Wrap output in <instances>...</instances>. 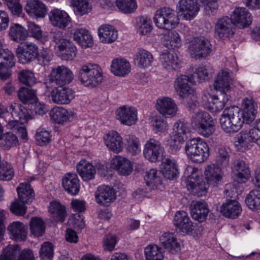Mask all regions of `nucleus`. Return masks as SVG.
<instances>
[{"label": "nucleus", "mask_w": 260, "mask_h": 260, "mask_svg": "<svg viewBox=\"0 0 260 260\" xmlns=\"http://www.w3.org/2000/svg\"><path fill=\"white\" fill-rule=\"evenodd\" d=\"M153 20L158 28L169 30L164 34L162 38L165 47L170 49H175L181 46V41L179 34L175 31H170L177 26L179 21L173 10L168 7L157 10Z\"/></svg>", "instance_id": "obj_1"}, {"label": "nucleus", "mask_w": 260, "mask_h": 260, "mask_svg": "<svg viewBox=\"0 0 260 260\" xmlns=\"http://www.w3.org/2000/svg\"><path fill=\"white\" fill-rule=\"evenodd\" d=\"M219 121L222 129L228 134L238 132L244 123L241 110L235 106L226 107L223 110Z\"/></svg>", "instance_id": "obj_2"}, {"label": "nucleus", "mask_w": 260, "mask_h": 260, "mask_svg": "<svg viewBox=\"0 0 260 260\" xmlns=\"http://www.w3.org/2000/svg\"><path fill=\"white\" fill-rule=\"evenodd\" d=\"M77 78L85 87L93 88L100 84L103 79L101 68L96 64L87 63L79 69Z\"/></svg>", "instance_id": "obj_3"}, {"label": "nucleus", "mask_w": 260, "mask_h": 260, "mask_svg": "<svg viewBox=\"0 0 260 260\" xmlns=\"http://www.w3.org/2000/svg\"><path fill=\"white\" fill-rule=\"evenodd\" d=\"M185 149L188 158L194 162L201 163L209 155L207 143L200 138L192 139L187 142Z\"/></svg>", "instance_id": "obj_4"}, {"label": "nucleus", "mask_w": 260, "mask_h": 260, "mask_svg": "<svg viewBox=\"0 0 260 260\" xmlns=\"http://www.w3.org/2000/svg\"><path fill=\"white\" fill-rule=\"evenodd\" d=\"M52 41L56 43L58 53L63 60H72L76 56L77 49L71 41L64 38L61 31H56L52 33Z\"/></svg>", "instance_id": "obj_5"}, {"label": "nucleus", "mask_w": 260, "mask_h": 260, "mask_svg": "<svg viewBox=\"0 0 260 260\" xmlns=\"http://www.w3.org/2000/svg\"><path fill=\"white\" fill-rule=\"evenodd\" d=\"M211 119L208 112L198 111L192 116L191 125L200 134L208 137L215 131L214 123Z\"/></svg>", "instance_id": "obj_6"}, {"label": "nucleus", "mask_w": 260, "mask_h": 260, "mask_svg": "<svg viewBox=\"0 0 260 260\" xmlns=\"http://www.w3.org/2000/svg\"><path fill=\"white\" fill-rule=\"evenodd\" d=\"M188 49L191 57L197 60H202L210 56L212 45L208 39L197 37L190 42Z\"/></svg>", "instance_id": "obj_7"}, {"label": "nucleus", "mask_w": 260, "mask_h": 260, "mask_svg": "<svg viewBox=\"0 0 260 260\" xmlns=\"http://www.w3.org/2000/svg\"><path fill=\"white\" fill-rule=\"evenodd\" d=\"M49 82L46 83L47 87H49L48 84L62 87L71 83L74 79L73 72L64 66H59L52 69L48 76Z\"/></svg>", "instance_id": "obj_8"}, {"label": "nucleus", "mask_w": 260, "mask_h": 260, "mask_svg": "<svg viewBox=\"0 0 260 260\" xmlns=\"http://www.w3.org/2000/svg\"><path fill=\"white\" fill-rule=\"evenodd\" d=\"M251 142L260 145V130L257 126V119L253 128L248 132L242 131L236 135L234 144L238 150L243 151L248 148L249 143Z\"/></svg>", "instance_id": "obj_9"}, {"label": "nucleus", "mask_w": 260, "mask_h": 260, "mask_svg": "<svg viewBox=\"0 0 260 260\" xmlns=\"http://www.w3.org/2000/svg\"><path fill=\"white\" fill-rule=\"evenodd\" d=\"M16 52L19 61L24 64L36 58L39 54V49L36 44L26 42L18 45Z\"/></svg>", "instance_id": "obj_10"}, {"label": "nucleus", "mask_w": 260, "mask_h": 260, "mask_svg": "<svg viewBox=\"0 0 260 260\" xmlns=\"http://www.w3.org/2000/svg\"><path fill=\"white\" fill-rule=\"evenodd\" d=\"M165 152L161 143L154 139H150L144 145L143 155L144 157L152 162H155L162 156Z\"/></svg>", "instance_id": "obj_11"}, {"label": "nucleus", "mask_w": 260, "mask_h": 260, "mask_svg": "<svg viewBox=\"0 0 260 260\" xmlns=\"http://www.w3.org/2000/svg\"><path fill=\"white\" fill-rule=\"evenodd\" d=\"M177 10L183 19L191 20L197 16L200 6L194 0H180L177 5Z\"/></svg>", "instance_id": "obj_12"}, {"label": "nucleus", "mask_w": 260, "mask_h": 260, "mask_svg": "<svg viewBox=\"0 0 260 260\" xmlns=\"http://www.w3.org/2000/svg\"><path fill=\"white\" fill-rule=\"evenodd\" d=\"M230 19L232 23L239 28L248 27L252 23V17L247 9L236 8L232 12Z\"/></svg>", "instance_id": "obj_13"}, {"label": "nucleus", "mask_w": 260, "mask_h": 260, "mask_svg": "<svg viewBox=\"0 0 260 260\" xmlns=\"http://www.w3.org/2000/svg\"><path fill=\"white\" fill-rule=\"evenodd\" d=\"M173 223L179 232L183 234H188L194 230L193 222L188 213L183 210L178 211L175 213Z\"/></svg>", "instance_id": "obj_14"}, {"label": "nucleus", "mask_w": 260, "mask_h": 260, "mask_svg": "<svg viewBox=\"0 0 260 260\" xmlns=\"http://www.w3.org/2000/svg\"><path fill=\"white\" fill-rule=\"evenodd\" d=\"M155 107L159 113L165 118L174 117L178 111V107L175 101L169 97L158 99Z\"/></svg>", "instance_id": "obj_15"}, {"label": "nucleus", "mask_w": 260, "mask_h": 260, "mask_svg": "<svg viewBox=\"0 0 260 260\" xmlns=\"http://www.w3.org/2000/svg\"><path fill=\"white\" fill-rule=\"evenodd\" d=\"M190 82L191 78L184 75H181L175 79L174 87L180 98H188L193 94L194 90L189 84Z\"/></svg>", "instance_id": "obj_16"}, {"label": "nucleus", "mask_w": 260, "mask_h": 260, "mask_svg": "<svg viewBox=\"0 0 260 260\" xmlns=\"http://www.w3.org/2000/svg\"><path fill=\"white\" fill-rule=\"evenodd\" d=\"M75 92L69 87L53 88L50 94L52 101L57 104H68L74 98Z\"/></svg>", "instance_id": "obj_17"}, {"label": "nucleus", "mask_w": 260, "mask_h": 260, "mask_svg": "<svg viewBox=\"0 0 260 260\" xmlns=\"http://www.w3.org/2000/svg\"><path fill=\"white\" fill-rule=\"evenodd\" d=\"M116 116L122 124L132 125L137 120V110L133 107L123 106L116 110Z\"/></svg>", "instance_id": "obj_18"}, {"label": "nucleus", "mask_w": 260, "mask_h": 260, "mask_svg": "<svg viewBox=\"0 0 260 260\" xmlns=\"http://www.w3.org/2000/svg\"><path fill=\"white\" fill-rule=\"evenodd\" d=\"M96 203L105 206H108L116 199V193L114 189L107 185L98 187L95 193Z\"/></svg>", "instance_id": "obj_19"}, {"label": "nucleus", "mask_w": 260, "mask_h": 260, "mask_svg": "<svg viewBox=\"0 0 260 260\" xmlns=\"http://www.w3.org/2000/svg\"><path fill=\"white\" fill-rule=\"evenodd\" d=\"M191 215L200 222L205 221L209 213L208 205L205 201H193L190 205Z\"/></svg>", "instance_id": "obj_20"}, {"label": "nucleus", "mask_w": 260, "mask_h": 260, "mask_svg": "<svg viewBox=\"0 0 260 260\" xmlns=\"http://www.w3.org/2000/svg\"><path fill=\"white\" fill-rule=\"evenodd\" d=\"M49 17L52 24L60 28H65L71 21L67 12L57 9L51 10L49 13Z\"/></svg>", "instance_id": "obj_21"}, {"label": "nucleus", "mask_w": 260, "mask_h": 260, "mask_svg": "<svg viewBox=\"0 0 260 260\" xmlns=\"http://www.w3.org/2000/svg\"><path fill=\"white\" fill-rule=\"evenodd\" d=\"M233 23L228 17L219 19L215 26V34L220 39H225L234 34Z\"/></svg>", "instance_id": "obj_22"}, {"label": "nucleus", "mask_w": 260, "mask_h": 260, "mask_svg": "<svg viewBox=\"0 0 260 260\" xmlns=\"http://www.w3.org/2000/svg\"><path fill=\"white\" fill-rule=\"evenodd\" d=\"M80 181L75 173H66L62 179L64 190L72 195H76L80 190Z\"/></svg>", "instance_id": "obj_23"}, {"label": "nucleus", "mask_w": 260, "mask_h": 260, "mask_svg": "<svg viewBox=\"0 0 260 260\" xmlns=\"http://www.w3.org/2000/svg\"><path fill=\"white\" fill-rule=\"evenodd\" d=\"M77 171L83 181H89L94 179L96 169L91 163L83 159L76 165Z\"/></svg>", "instance_id": "obj_24"}, {"label": "nucleus", "mask_w": 260, "mask_h": 260, "mask_svg": "<svg viewBox=\"0 0 260 260\" xmlns=\"http://www.w3.org/2000/svg\"><path fill=\"white\" fill-rule=\"evenodd\" d=\"M220 212L223 216L229 218H236L242 211L239 203L236 200H226L220 207Z\"/></svg>", "instance_id": "obj_25"}, {"label": "nucleus", "mask_w": 260, "mask_h": 260, "mask_svg": "<svg viewBox=\"0 0 260 260\" xmlns=\"http://www.w3.org/2000/svg\"><path fill=\"white\" fill-rule=\"evenodd\" d=\"M111 167L122 175H128L133 170L131 162L120 155L115 156L111 160Z\"/></svg>", "instance_id": "obj_26"}, {"label": "nucleus", "mask_w": 260, "mask_h": 260, "mask_svg": "<svg viewBox=\"0 0 260 260\" xmlns=\"http://www.w3.org/2000/svg\"><path fill=\"white\" fill-rule=\"evenodd\" d=\"M106 146L112 151L118 153L122 151L123 143L121 137L115 131L109 132L104 137Z\"/></svg>", "instance_id": "obj_27"}, {"label": "nucleus", "mask_w": 260, "mask_h": 260, "mask_svg": "<svg viewBox=\"0 0 260 260\" xmlns=\"http://www.w3.org/2000/svg\"><path fill=\"white\" fill-rule=\"evenodd\" d=\"M159 241L161 245L170 253L176 254L180 252V245L173 233H165L160 237Z\"/></svg>", "instance_id": "obj_28"}, {"label": "nucleus", "mask_w": 260, "mask_h": 260, "mask_svg": "<svg viewBox=\"0 0 260 260\" xmlns=\"http://www.w3.org/2000/svg\"><path fill=\"white\" fill-rule=\"evenodd\" d=\"M221 167L216 164L208 165L205 168L204 174L207 183L213 186L217 185L222 179L223 172Z\"/></svg>", "instance_id": "obj_29"}, {"label": "nucleus", "mask_w": 260, "mask_h": 260, "mask_svg": "<svg viewBox=\"0 0 260 260\" xmlns=\"http://www.w3.org/2000/svg\"><path fill=\"white\" fill-rule=\"evenodd\" d=\"M233 171L235 173V180L240 183L245 182L249 178L250 171L248 165L243 160L237 159L234 162Z\"/></svg>", "instance_id": "obj_30"}, {"label": "nucleus", "mask_w": 260, "mask_h": 260, "mask_svg": "<svg viewBox=\"0 0 260 260\" xmlns=\"http://www.w3.org/2000/svg\"><path fill=\"white\" fill-rule=\"evenodd\" d=\"M8 231L12 239L16 241H24L27 237V229L20 221H14L8 227Z\"/></svg>", "instance_id": "obj_31"}, {"label": "nucleus", "mask_w": 260, "mask_h": 260, "mask_svg": "<svg viewBox=\"0 0 260 260\" xmlns=\"http://www.w3.org/2000/svg\"><path fill=\"white\" fill-rule=\"evenodd\" d=\"M161 171L164 176L169 180L176 178L178 172L176 161L172 157L169 156L162 158Z\"/></svg>", "instance_id": "obj_32"}, {"label": "nucleus", "mask_w": 260, "mask_h": 260, "mask_svg": "<svg viewBox=\"0 0 260 260\" xmlns=\"http://www.w3.org/2000/svg\"><path fill=\"white\" fill-rule=\"evenodd\" d=\"M231 80L229 70H222L218 73L214 82L215 89L226 94V92L230 89Z\"/></svg>", "instance_id": "obj_33"}, {"label": "nucleus", "mask_w": 260, "mask_h": 260, "mask_svg": "<svg viewBox=\"0 0 260 260\" xmlns=\"http://www.w3.org/2000/svg\"><path fill=\"white\" fill-rule=\"evenodd\" d=\"M100 40L103 43L110 44L114 42L118 37V32L113 26L103 24L98 29Z\"/></svg>", "instance_id": "obj_34"}, {"label": "nucleus", "mask_w": 260, "mask_h": 260, "mask_svg": "<svg viewBox=\"0 0 260 260\" xmlns=\"http://www.w3.org/2000/svg\"><path fill=\"white\" fill-rule=\"evenodd\" d=\"M25 10L29 15L37 18H43L47 13V7L39 0L28 1Z\"/></svg>", "instance_id": "obj_35"}, {"label": "nucleus", "mask_w": 260, "mask_h": 260, "mask_svg": "<svg viewBox=\"0 0 260 260\" xmlns=\"http://www.w3.org/2000/svg\"><path fill=\"white\" fill-rule=\"evenodd\" d=\"M73 39L83 48L91 47L93 44L92 37L86 29H76L73 33Z\"/></svg>", "instance_id": "obj_36"}, {"label": "nucleus", "mask_w": 260, "mask_h": 260, "mask_svg": "<svg viewBox=\"0 0 260 260\" xmlns=\"http://www.w3.org/2000/svg\"><path fill=\"white\" fill-rule=\"evenodd\" d=\"M160 61L162 66L169 71L176 70L181 68V61L176 54L164 52L160 56Z\"/></svg>", "instance_id": "obj_37"}, {"label": "nucleus", "mask_w": 260, "mask_h": 260, "mask_svg": "<svg viewBox=\"0 0 260 260\" xmlns=\"http://www.w3.org/2000/svg\"><path fill=\"white\" fill-rule=\"evenodd\" d=\"M230 150L223 146H219L217 148L215 156V164L223 169L230 167Z\"/></svg>", "instance_id": "obj_38"}, {"label": "nucleus", "mask_w": 260, "mask_h": 260, "mask_svg": "<svg viewBox=\"0 0 260 260\" xmlns=\"http://www.w3.org/2000/svg\"><path fill=\"white\" fill-rule=\"evenodd\" d=\"M17 191L19 199L23 203H31L34 199V190L29 183H20L17 188Z\"/></svg>", "instance_id": "obj_39"}, {"label": "nucleus", "mask_w": 260, "mask_h": 260, "mask_svg": "<svg viewBox=\"0 0 260 260\" xmlns=\"http://www.w3.org/2000/svg\"><path fill=\"white\" fill-rule=\"evenodd\" d=\"M131 65L128 61L124 59H115L111 65V71L116 76L123 77L128 74Z\"/></svg>", "instance_id": "obj_40"}, {"label": "nucleus", "mask_w": 260, "mask_h": 260, "mask_svg": "<svg viewBox=\"0 0 260 260\" xmlns=\"http://www.w3.org/2000/svg\"><path fill=\"white\" fill-rule=\"evenodd\" d=\"M11 108V114L14 119L13 121H17L19 123H25L31 118L28 110L19 104H14L12 105Z\"/></svg>", "instance_id": "obj_41"}, {"label": "nucleus", "mask_w": 260, "mask_h": 260, "mask_svg": "<svg viewBox=\"0 0 260 260\" xmlns=\"http://www.w3.org/2000/svg\"><path fill=\"white\" fill-rule=\"evenodd\" d=\"M9 35L12 40L18 43L24 41L28 37L27 30L18 23H13L11 25Z\"/></svg>", "instance_id": "obj_42"}, {"label": "nucleus", "mask_w": 260, "mask_h": 260, "mask_svg": "<svg viewBox=\"0 0 260 260\" xmlns=\"http://www.w3.org/2000/svg\"><path fill=\"white\" fill-rule=\"evenodd\" d=\"M187 187L192 195L201 197L207 193L209 184L203 180L194 182L190 181L187 184Z\"/></svg>", "instance_id": "obj_43"}, {"label": "nucleus", "mask_w": 260, "mask_h": 260, "mask_svg": "<svg viewBox=\"0 0 260 260\" xmlns=\"http://www.w3.org/2000/svg\"><path fill=\"white\" fill-rule=\"evenodd\" d=\"M136 27L140 35H148L153 29L151 19L146 16H141L136 19Z\"/></svg>", "instance_id": "obj_44"}, {"label": "nucleus", "mask_w": 260, "mask_h": 260, "mask_svg": "<svg viewBox=\"0 0 260 260\" xmlns=\"http://www.w3.org/2000/svg\"><path fill=\"white\" fill-rule=\"evenodd\" d=\"M220 97L218 95H212L209 100V109L212 112L221 111L224 108L229 99L226 94L220 93Z\"/></svg>", "instance_id": "obj_45"}, {"label": "nucleus", "mask_w": 260, "mask_h": 260, "mask_svg": "<svg viewBox=\"0 0 260 260\" xmlns=\"http://www.w3.org/2000/svg\"><path fill=\"white\" fill-rule=\"evenodd\" d=\"M49 211L53 219L55 221L63 222L67 215L66 208L60 203L52 202L50 204Z\"/></svg>", "instance_id": "obj_46"}, {"label": "nucleus", "mask_w": 260, "mask_h": 260, "mask_svg": "<svg viewBox=\"0 0 260 260\" xmlns=\"http://www.w3.org/2000/svg\"><path fill=\"white\" fill-rule=\"evenodd\" d=\"M51 119L57 124H63L69 119L70 114L67 110L60 107H56L50 112Z\"/></svg>", "instance_id": "obj_47"}, {"label": "nucleus", "mask_w": 260, "mask_h": 260, "mask_svg": "<svg viewBox=\"0 0 260 260\" xmlns=\"http://www.w3.org/2000/svg\"><path fill=\"white\" fill-rule=\"evenodd\" d=\"M153 60L152 54L143 49H139L136 53V63L140 68H145L151 66Z\"/></svg>", "instance_id": "obj_48"}, {"label": "nucleus", "mask_w": 260, "mask_h": 260, "mask_svg": "<svg viewBox=\"0 0 260 260\" xmlns=\"http://www.w3.org/2000/svg\"><path fill=\"white\" fill-rule=\"evenodd\" d=\"M71 4L76 14L80 16L88 14L92 9L88 0H71Z\"/></svg>", "instance_id": "obj_49"}, {"label": "nucleus", "mask_w": 260, "mask_h": 260, "mask_svg": "<svg viewBox=\"0 0 260 260\" xmlns=\"http://www.w3.org/2000/svg\"><path fill=\"white\" fill-rule=\"evenodd\" d=\"M161 248L155 244H150L145 248L146 260H162L164 255Z\"/></svg>", "instance_id": "obj_50"}, {"label": "nucleus", "mask_w": 260, "mask_h": 260, "mask_svg": "<svg viewBox=\"0 0 260 260\" xmlns=\"http://www.w3.org/2000/svg\"><path fill=\"white\" fill-rule=\"evenodd\" d=\"M245 203L252 210H260V190L251 191L246 198Z\"/></svg>", "instance_id": "obj_51"}, {"label": "nucleus", "mask_w": 260, "mask_h": 260, "mask_svg": "<svg viewBox=\"0 0 260 260\" xmlns=\"http://www.w3.org/2000/svg\"><path fill=\"white\" fill-rule=\"evenodd\" d=\"M20 100L24 104L32 103L37 99L35 90L25 87H21L17 93Z\"/></svg>", "instance_id": "obj_52"}, {"label": "nucleus", "mask_w": 260, "mask_h": 260, "mask_svg": "<svg viewBox=\"0 0 260 260\" xmlns=\"http://www.w3.org/2000/svg\"><path fill=\"white\" fill-rule=\"evenodd\" d=\"M116 4L119 10L124 14H131L137 8L136 0H116Z\"/></svg>", "instance_id": "obj_53"}, {"label": "nucleus", "mask_w": 260, "mask_h": 260, "mask_svg": "<svg viewBox=\"0 0 260 260\" xmlns=\"http://www.w3.org/2000/svg\"><path fill=\"white\" fill-rule=\"evenodd\" d=\"M30 232L35 236H41L45 232V223L40 218L32 217L30 221Z\"/></svg>", "instance_id": "obj_54"}, {"label": "nucleus", "mask_w": 260, "mask_h": 260, "mask_svg": "<svg viewBox=\"0 0 260 260\" xmlns=\"http://www.w3.org/2000/svg\"><path fill=\"white\" fill-rule=\"evenodd\" d=\"M20 250L17 245H8L0 255V260H15Z\"/></svg>", "instance_id": "obj_55"}, {"label": "nucleus", "mask_w": 260, "mask_h": 260, "mask_svg": "<svg viewBox=\"0 0 260 260\" xmlns=\"http://www.w3.org/2000/svg\"><path fill=\"white\" fill-rule=\"evenodd\" d=\"M158 174L159 173L154 169H150L147 172L144 178L147 185L154 188L157 185L161 184L162 181Z\"/></svg>", "instance_id": "obj_56"}, {"label": "nucleus", "mask_w": 260, "mask_h": 260, "mask_svg": "<svg viewBox=\"0 0 260 260\" xmlns=\"http://www.w3.org/2000/svg\"><path fill=\"white\" fill-rule=\"evenodd\" d=\"M125 139L127 143V150L132 155H136L141 151L140 141L134 135H128Z\"/></svg>", "instance_id": "obj_57"}, {"label": "nucleus", "mask_w": 260, "mask_h": 260, "mask_svg": "<svg viewBox=\"0 0 260 260\" xmlns=\"http://www.w3.org/2000/svg\"><path fill=\"white\" fill-rule=\"evenodd\" d=\"M18 79L20 82L28 86H32L36 83L34 73L27 70L20 71L18 74Z\"/></svg>", "instance_id": "obj_58"}, {"label": "nucleus", "mask_w": 260, "mask_h": 260, "mask_svg": "<svg viewBox=\"0 0 260 260\" xmlns=\"http://www.w3.org/2000/svg\"><path fill=\"white\" fill-rule=\"evenodd\" d=\"M14 174L11 165L7 162H2L0 164V180L3 181L11 180Z\"/></svg>", "instance_id": "obj_59"}, {"label": "nucleus", "mask_w": 260, "mask_h": 260, "mask_svg": "<svg viewBox=\"0 0 260 260\" xmlns=\"http://www.w3.org/2000/svg\"><path fill=\"white\" fill-rule=\"evenodd\" d=\"M16 59L13 53L8 49H4L0 53V63L2 65L13 67L15 66Z\"/></svg>", "instance_id": "obj_60"}, {"label": "nucleus", "mask_w": 260, "mask_h": 260, "mask_svg": "<svg viewBox=\"0 0 260 260\" xmlns=\"http://www.w3.org/2000/svg\"><path fill=\"white\" fill-rule=\"evenodd\" d=\"M213 72V70L209 64L201 65L196 69L194 74L197 75L200 81L208 80L209 76Z\"/></svg>", "instance_id": "obj_61"}, {"label": "nucleus", "mask_w": 260, "mask_h": 260, "mask_svg": "<svg viewBox=\"0 0 260 260\" xmlns=\"http://www.w3.org/2000/svg\"><path fill=\"white\" fill-rule=\"evenodd\" d=\"M2 144L5 149H9L12 147L16 146L18 143V140L16 135L12 133H6L2 137Z\"/></svg>", "instance_id": "obj_62"}, {"label": "nucleus", "mask_w": 260, "mask_h": 260, "mask_svg": "<svg viewBox=\"0 0 260 260\" xmlns=\"http://www.w3.org/2000/svg\"><path fill=\"white\" fill-rule=\"evenodd\" d=\"M36 140L38 145L43 146L48 144L50 141V133L44 128L38 129L36 135Z\"/></svg>", "instance_id": "obj_63"}, {"label": "nucleus", "mask_w": 260, "mask_h": 260, "mask_svg": "<svg viewBox=\"0 0 260 260\" xmlns=\"http://www.w3.org/2000/svg\"><path fill=\"white\" fill-rule=\"evenodd\" d=\"M53 246L52 244L49 242H44L40 250V256L41 258L44 260L50 259L53 257Z\"/></svg>", "instance_id": "obj_64"}]
</instances>
